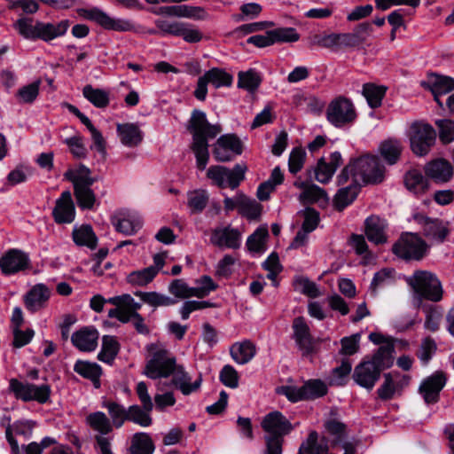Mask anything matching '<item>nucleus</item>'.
I'll use <instances>...</instances> for the list:
<instances>
[{
  "label": "nucleus",
  "mask_w": 454,
  "mask_h": 454,
  "mask_svg": "<svg viewBox=\"0 0 454 454\" xmlns=\"http://www.w3.org/2000/svg\"><path fill=\"white\" fill-rule=\"evenodd\" d=\"M176 18L205 20L208 18V13L203 7L200 6L177 4Z\"/></svg>",
  "instance_id": "6e6d98bb"
},
{
  "label": "nucleus",
  "mask_w": 454,
  "mask_h": 454,
  "mask_svg": "<svg viewBox=\"0 0 454 454\" xmlns=\"http://www.w3.org/2000/svg\"><path fill=\"white\" fill-rule=\"evenodd\" d=\"M365 234L367 239L375 244H381L387 241V237L384 233V224L377 216H371L366 219Z\"/></svg>",
  "instance_id": "f704fd0d"
},
{
  "label": "nucleus",
  "mask_w": 454,
  "mask_h": 454,
  "mask_svg": "<svg viewBox=\"0 0 454 454\" xmlns=\"http://www.w3.org/2000/svg\"><path fill=\"white\" fill-rule=\"evenodd\" d=\"M98 332L93 327H83L73 333L72 343L82 351H93L98 346Z\"/></svg>",
  "instance_id": "a878e982"
},
{
  "label": "nucleus",
  "mask_w": 454,
  "mask_h": 454,
  "mask_svg": "<svg viewBox=\"0 0 454 454\" xmlns=\"http://www.w3.org/2000/svg\"><path fill=\"white\" fill-rule=\"evenodd\" d=\"M9 389L15 397L24 402L36 401L39 403H45L50 400L51 389L50 385H35L28 382H22L17 379H11Z\"/></svg>",
  "instance_id": "ddd939ff"
},
{
  "label": "nucleus",
  "mask_w": 454,
  "mask_h": 454,
  "mask_svg": "<svg viewBox=\"0 0 454 454\" xmlns=\"http://www.w3.org/2000/svg\"><path fill=\"white\" fill-rule=\"evenodd\" d=\"M387 88L377 86L372 83H366L363 87V95L365 97L368 105L372 108L380 106L382 99L386 94Z\"/></svg>",
  "instance_id": "a18cd8bd"
},
{
  "label": "nucleus",
  "mask_w": 454,
  "mask_h": 454,
  "mask_svg": "<svg viewBox=\"0 0 454 454\" xmlns=\"http://www.w3.org/2000/svg\"><path fill=\"white\" fill-rule=\"evenodd\" d=\"M239 212L248 219H256L262 213V205L244 194H239Z\"/></svg>",
  "instance_id": "49530a36"
},
{
  "label": "nucleus",
  "mask_w": 454,
  "mask_h": 454,
  "mask_svg": "<svg viewBox=\"0 0 454 454\" xmlns=\"http://www.w3.org/2000/svg\"><path fill=\"white\" fill-rule=\"evenodd\" d=\"M242 151V142L236 135L224 134L213 145L212 153L216 161L227 162L241 154Z\"/></svg>",
  "instance_id": "dca6fc26"
},
{
  "label": "nucleus",
  "mask_w": 454,
  "mask_h": 454,
  "mask_svg": "<svg viewBox=\"0 0 454 454\" xmlns=\"http://www.w3.org/2000/svg\"><path fill=\"white\" fill-rule=\"evenodd\" d=\"M171 376L170 384L180 390L184 395L198 391L201 386V376L200 375L194 381H192V376L185 371L182 364L176 366Z\"/></svg>",
  "instance_id": "412c9836"
},
{
  "label": "nucleus",
  "mask_w": 454,
  "mask_h": 454,
  "mask_svg": "<svg viewBox=\"0 0 454 454\" xmlns=\"http://www.w3.org/2000/svg\"><path fill=\"white\" fill-rule=\"evenodd\" d=\"M54 221L59 224L71 223L75 218V208L69 191L63 192L52 210Z\"/></svg>",
  "instance_id": "aec40b11"
},
{
  "label": "nucleus",
  "mask_w": 454,
  "mask_h": 454,
  "mask_svg": "<svg viewBox=\"0 0 454 454\" xmlns=\"http://www.w3.org/2000/svg\"><path fill=\"white\" fill-rule=\"evenodd\" d=\"M74 371L80 376L90 380L96 388L100 387L99 378L102 374V370L96 363L78 360L74 365Z\"/></svg>",
  "instance_id": "473e14b6"
},
{
  "label": "nucleus",
  "mask_w": 454,
  "mask_h": 454,
  "mask_svg": "<svg viewBox=\"0 0 454 454\" xmlns=\"http://www.w3.org/2000/svg\"><path fill=\"white\" fill-rule=\"evenodd\" d=\"M261 79L259 74L253 70L240 72L239 74L238 85L240 88L246 89L248 91H254L259 87Z\"/></svg>",
  "instance_id": "052dcab7"
},
{
  "label": "nucleus",
  "mask_w": 454,
  "mask_h": 454,
  "mask_svg": "<svg viewBox=\"0 0 454 454\" xmlns=\"http://www.w3.org/2000/svg\"><path fill=\"white\" fill-rule=\"evenodd\" d=\"M154 445L148 434L137 433L133 435L130 446L131 454H153Z\"/></svg>",
  "instance_id": "79ce46f5"
},
{
  "label": "nucleus",
  "mask_w": 454,
  "mask_h": 454,
  "mask_svg": "<svg viewBox=\"0 0 454 454\" xmlns=\"http://www.w3.org/2000/svg\"><path fill=\"white\" fill-rule=\"evenodd\" d=\"M197 284L198 286L193 287V295L198 298H204L217 288V285L209 276H202L197 280Z\"/></svg>",
  "instance_id": "680f3d73"
},
{
  "label": "nucleus",
  "mask_w": 454,
  "mask_h": 454,
  "mask_svg": "<svg viewBox=\"0 0 454 454\" xmlns=\"http://www.w3.org/2000/svg\"><path fill=\"white\" fill-rule=\"evenodd\" d=\"M176 365V357L168 350L158 348L147 361L144 373L153 380L168 378Z\"/></svg>",
  "instance_id": "f8f14e48"
},
{
  "label": "nucleus",
  "mask_w": 454,
  "mask_h": 454,
  "mask_svg": "<svg viewBox=\"0 0 454 454\" xmlns=\"http://www.w3.org/2000/svg\"><path fill=\"white\" fill-rule=\"evenodd\" d=\"M277 393L285 395L292 403H297L324 396L327 393V387L320 380H309L301 387L281 386L277 388Z\"/></svg>",
  "instance_id": "6e6552de"
},
{
  "label": "nucleus",
  "mask_w": 454,
  "mask_h": 454,
  "mask_svg": "<svg viewBox=\"0 0 454 454\" xmlns=\"http://www.w3.org/2000/svg\"><path fill=\"white\" fill-rule=\"evenodd\" d=\"M393 351L394 348L389 343L380 346L370 360L363 361L355 367L354 381L362 387L372 389L381 372L392 365Z\"/></svg>",
  "instance_id": "f03ea898"
},
{
  "label": "nucleus",
  "mask_w": 454,
  "mask_h": 454,
  "mask_svg": "<svg viewBox=\"0 0 454 454\" xmlns=\"http://www.w3.org/2000/svg\"><path fill=\"white\" fill-rule=\"evenodd\" d=\"M445 373L437 371L422 380L418 392L427 404H434L440 400V393L446 385Z\"/></svg>",
  "instance_id": "f3484780"
},
{
  "label": "nucleus",
  "mask_w": 454,
  "mask_h": 454,
  "mask_svg": "<svg viewBox=\"0 0 454 454\" xmlns=\"http://www.w3.org/2000/svg\"><path fill=\"white\" fill-rule=\"evenodd\" d=\"M29 264L27 254L20 250L12 249L0 259V268L6 275L14 274L25 270Z\"/></svg>",
  "instance_id": "5701e85b"
},
{
  "label": "nucleus",
  "mask_w": 454,
  "mask_h": 454,
  "mask_svg": "<svg viewBox=\"0 0 454 454\" xmlns=\"http://www.w3.org/2000/svg\"><path fill=\"white\" fill-rule=\"evenodd\" d=\"M355 172L353 181L361 183H380L384 178L385 168L376 156L365 155L351 161Z\"/></svg>",
  "instance_id": "39448f33"
},
{
  "label": "nucleus",
  "mask_w": 454,
  "mask_h": 454,
  "mask_svg": "<svg viewBox=\"0 0 454 454\" xmlns=\"http://www.w3.org/2000/svg\"><path fill=\"white\" fill-rule=\"evenodd\" d=\"M406 188L414 194H421L428 188L427 179L417 169L410 170L404 177Z\"/></svg>",
  "instance_id": "c9c22d12"
},
{
  "label": "nucleus",
  "mask_w": 454,
  "mask_h": 454,
  "mask_svg": "<svg viewBox=\"0 0 454 454\" xmlns=\"http://www.w3.org/2000/svg\"><path fill=\"white\" fill-rule=\"evenodd\" d=\"M102 406L107 410L110 415L112 427L120 428L128 420L129 411L123 405L115 402L105 401Z\"/></svg>",
  "instance_id": "4c0bfd02"
},
{
  "label": "nucleus",
  "mask_w": 454,
  "mask_h": 454,
  "mask_svg": "<svg viewBox=\"0 0 454 454\" xmlns=\"http://www.w3.org/2000/svg\"><path fill=\"white\" fill-rule=\"evenodd\" d=\"M360 338L361 335L359 333L342 338L340 340V353L346 356H352L356 353L359 349Z\"/></svg>",
  "instance_id": "774afa93"
},
{
  "label": "nucleus",
  "mask_w": 454,
  "mask_h": 454,
  "mask_svg": "<svg viewBox=\"0 0 454 454\" xmlns=\"http://www.w3.org/2000/svg\"><path fill=\"white\" fill-rule=\"evenodd\" d=\"M273 43H294L300 38L299 34L294 27H279L270 30Z\"/></svg>",
  "instance_id": "bf43d9fd"
},
{
  "label": "nucleus",
  "mask_w": 454,
  "mask_h": 454,
  "mask_svg": "<svg viewBox=\"0 0 454 454\" xmlns=\"http://www.w3.org/2000/svg\"><path fill=\"white\" fill-rule=\"evenodd\" d=\"M72 238L75 245L79 247L95 249L98 245V238L92 227L88 224L74 226L72 231Z\"/></svg>",
  "instance_id": "2f4dec72"
},
{
  "label": "nucleus",
  "mask_w": 454,
  "mask_h": 454,
  "mask_svg": "<svg viewBox=\"0 0 454 454\" xmlns=\"http://www.w3.org/2000/svg\"><path fill=\"white\" fill-rule=\"evenodd\" d=\"M128 411V420H130L141 427H149L153 422L150 416L152 410H146L143 406L140 407L139 405H131L129 407Z\"/></svg>",
  "instance_id": "5fc2aeb1"
},
{
  "label": "nucleus",
  "mask_w": 454,
  "mask_h": 454,
  "mask_svg": "<svg viewBox=\"0 0 454 454\" xmlns=\"http://www.w3.org/2000/svg\"><path fill=\"white\" fill-rule=\"evenodd\" d=\"M305 157L306 153L302 148L296 147L292 150L288 160L289 171L292 174H296L302 168Z\"/></svg>",
  "instance_id": "69168bd1"
},
{
  "label": "nucleus",
  "mask_w": 454,
  "mask_h": 454,
  "mask_svg": "<svg viewBox=\"0 0 454 454\" xmlns=\"http://www.w3.org/2000/svg\"><path fill=\"white\" fill-rule=\"evenodd\" d=\"M411 151L418 156L427 155L434 146L436 133L434 128L423 121H414L409 129Z\"/></svg>",
  "instance_id": "1a4fd4ad"
},
{
  "label": "nucleus",
  "mask_w": 454,
  "mask_h": 454,
  "mask_svg": "<svg viewBox=\"0 0 454 454\" xmlns=\"http://www.w3.org/2000/svg\"><path fill=\"white\" fill-rule=\"evenodd\" d=\"M232 359L239 364L248 363L255 356V346L248 340L234 343L230 349Z\"/></svg>",
  "instance_id": "72a5a7b5"
},
{
  "label": "nucleus",
  "mask_w": 454,
  "mask_h": 454,
  "mask_svg": "<svg viewBox=\"0 0 454 454\" xmlns=\"http://www.w3.org/2000/svg\"><path fill=\"white\" fill-rule=\"evenodd\" d=\"M69 27L67 20H61L58 24L37 22L38 39L45 42L64 35Z\"/></svg>",
  "instance_id": "7c9ffc66"
},
{
  "label": "nucleus",
  "mask_w": 454,
  "mask_h": 454,
  "mask_svg": "<svg viewBox=\"0 0 454 454\" xmlns=\"http://www.w3.org/2000/svg\"><path fill=\"white\" fill-rule=\"evenodd\" d=\"M426 176L437 184L449 182L453 176L452 165L444 159H436L425 166Z\"/></svg>",
  "instance_id": "b1692460"
},
{
  "label": "nucleus",
  "mask_w": 454,
  "mask_h": 454,
  "mask_svg": "<svg viewBox=\"0 0 454 454\" xmlns=\"http://www.w3.org/2000/svg\"><path fill=\"white\" fill-rule=\"evenodd\" d=\"M170 294L177 298H188L193 295V287H189L183 279H175L168 287Z\"/></svg>",
  "instance_id": "338daca9"
},
{
  "label": "nucleus",
  "mask_w": 454,
  "mask_h": 454,
  "mask_svg": "<svg viewBox=\"0 0 454 454\" xmlns=\"http://www.w3.org/2000/svg\"><path fill=\"white\" fill-rule=\"evenodd\" d=\"M82 94L88 101L98 108H105L109 105V92L105 90L86 85L82 90Z\"/></svg>",
  "instance_id": "ea45409f"
},
{
  "label": "nucleus",
  "mask_w": 454,
  "mask_h": 454,
  "mask_svg": "<svg viewBox=\"0 0 454 454\" xmlns=\"http://www.w3.org/2000/svg\"><path fill=\"white\" fill-rule=\"evenodd\" d=\"M121 142L128 147L137 146L143 140V132L135 123L117 124Z\"/></svg>",
  "instance_id": "c85d7f7f"
},
{
  "label": "nucleus",
  "mask_w": 454,
  "mask_h": 454,
  "mask_svg": "<svg viewBox=\"0 0 454 454\" xmlns=\"http://www.w3.org/2000/svg\"><path fill=\"white\" fill-rule=\"evenodd\" d=\"M294 339L303 356L314 350L315 341L310 334V329L302 317L294 318L293 322Z\"/></svg>",
  "instance_id": "6ab92c4d"
},
{
  "label": "nucleus",
  "mask_w": 454,
  "mask_h": 454,
  "mask_svg": "<svg viewBox=\"0 0 454 454\" xmlns=\"http://www.w3.org/2000/svg\"><path fill=\"white\" fill-rule=\"evenodd\" d=\"M300 199L304 203L326 204L328 202L325 191L314 184H311L305 192L301 193Z\"/></svg>",
  "instance_id": "8fccbe9b"
},
{
  "label": "nucleus",
  "mask_w": 454,
  "mask_h": 454,
  "mask_svg": "<svg viewBox=\"0 0 454 454\" xmlns=\"http://www.w3.org/2000/svg\"><path fill=\"white\" fill-rule=\"evenodd\" d=\"M135 295L146 304L153 307H168L176 303V301L167 295L156 292H141L137 291Z\"/></svg>",
  "instance_id": "37998d69"
},
{
  "label": "nucleus",
  "mask_w": 454,
  "mask_h": 454,
  "mask_svg": "<svg viewBox=\"0 0 454 454\" xmlns=\"http://www.w3.org/2000/svg\"><path fill=\"white\" fill-rule=\"evenodd\" d=\"M397 376L398 373L395 372L384 374V382L377 390L380 399L389 400L394 396L396 390V383L395 378Z\"/></svg>",
  "instance_id": "4d7b16f0"
},
{
  "label": "nucleus",
  "mask_w": 454,
  "mask_h": 454,
  "mask_svg": "<svg viewBox=\"0 0 454 454\" xmlns=\"http://www.w3.org/2000/svg\"><path fill=\"white\" fill-rule=\"evenodd\" d=\"M265 432L263 454H282L284 436L293 430L291 422L278 411L265 415L261 423Z\"/></svg>",
  "instance_id": "7ed1b4c3"
},
{
  "label": "nucleus",
  "mask_w": 454,
  "mask_h": 454,
  "mask_svg": "<svg viewBox=\"0 0 454 454\" xmlns=\"http://www.w3.org/2000/svg\"><path fill=\"white\" fill-rule=\"evenodd\" d=\"M51 295L50 289L43 284L32 287L25 297V304L28 310L35 312L43 308Z\"/></svg>",
  "instance_id": "bb28decb"
},
{
  "label": "nucleus",
  "mask_w": 454,
  "mask_h": 454,
  "mask_svg": "<svg viewBox=\"0 0 454 454\" xmlns=\"http://www.w3.org/2000/svg\"><path fill=\"white\" fill-rule=\"evenodd\" d=\"M187 197L188 207L193 214L202 212L208 202V194L205 190H194L189 192Z\"/></svg>",
  "instance_id": "603ef678"
},
{
  "label": "nucleus",
  "mask_w": 454,
  "mask_h": 454,
  "mask_svg": "<svg viewBox=\"0 0 454 454\" xmlns=\"http://www.w3.org/2000/svg\"><path fill=\"white\" fill-rule=\"evenodd\" d=\"M395 270L392 269H383L374 274L371 283V292L376 294L379 288L392 285L395 282Z\"/></svg>",
  "instance_id": "3c124183"
},
{
  "label": "nucleus",
  "mask_w": 454,
  "mask_h": 454,
  "mask_svg": "<svg viewBox=\"0 0 454 454\" xmlns=\"http://www.w3.org/2000/svg\"><path fill=\"white\" fill-rule=\"evenodd\" d=\"M39 82L23 86L17 92V98L20 103L30 104L35 100L39 93Z\"/></svg>",
  "instance_id": "e2e57ef3"
},
{
  "label": "nucleus",
  "mask_w": 454,
  "mask_h": 454,
  "mask_svg": "<svg viewBox=\"0 0 454 454\" xmlns=\"http://www.w3.org/2000/svg\"><path fill=\"white\" fill-rule=\"evenodd\" d=\"M188 129L192 135V150L196 158V166L198 169L205 170L209 160L207 140L219 135L222 127L219 124H210L204 112L194 110L189 121Z\"/></svg>",
  "instance_id": "f257e3e1"
},
{
  "label": "nucleus",
  "mask_w": 454,
  "mask_h": 454,
  "mask_svg": "<svg viewBox=\"0 0 454 454\" xmlns=\"http://www.w3.org/2000/svg\"><path fill=\"white\" fill-rule=\"evenodd\" d=\"M428 249L427 244L415 233H406L401 236L393 246V252L404 260H420Z\"/></svg>",
  "instance_id": "2eb2a0df"
},
{
  "label": "nucleus",
  "mask_w": 454,
  "mask_h": 454,
  "mask_svg": "<svg viewBox=\"0 0 454 454\" xmlns=\"http://www.w3.org/2000/svg\"><path fill=\"white\" fill-rule=\"evenodd\" d=\"M64 176L74 185V193L78 206L83 209H91L97 200L90 186L97 178L90 176V170L84 165L76 169H68Z\"/></svg>",
  "instance_id": "20e7f679"
},
{
  "label": "nucleus",
  "mask_w": 454,
  "mask_h": 454,
  "mask_svg": "<svg viewBox=\"0 0 454 454\" xmlns=\"http://www.w3.org/2000/svg\"><path fill=\"white\" fill-rule=\"evenodd\" d=\"M407 283L421 297L439 301L442 297V288L440 280L430 271L417 270L407 278Z\"/></svg>",
  "instance_id": "423d86ee"
},
{
  "label": "nucleus",
  "mask_w": 454,
  "mask_h": 454,
  "mask_svg": "<svg viewBox=\"0 0 454 454\" xmlns=\"http://www.w3.org/2000/svg\"><path fill=\"white\" fill-rule=\"evenodd\" d=\"M327 121L336 128H341L355 121L356 114L351 100L345 97L333 99L325 112Z\"/></svg>",
  "instance_id": "4468645a"
},
{
  "label": "nucleus",
  "mask_w": 454,
  "mask_h": 454,
  "mask_svg": "<svg viewBox=\"0 0 454 454\" xmlns=\"http://www.w3.org/2000/svg\"><path fill=\"white\" fill-rule=\"evenodd\" d=\"M79 16L95 22L104 29L117 32H129L135 30V26L129 20L111 17L108 13L98 7L80 8L77 10Z\"/></svg>",
  "instance_id": "9d476101"
},
{
  "label": "nucleus",
  "mask_w": 454,
  "mask_h": 454,
  "mask_svg": "<svg viewBox=\"0 0 454 454\" xmlns=\"http://www.w3.org/2000/svg\"><path fill=\"white\" fill-rule=\"evenodd\" d=\"M268 235L269 232L266 226L256 229V231L250 235L247 240V247L248 250L255 253L263 252L265 250V241Z\"/></svg>",
  "instance_id": "de8ad7c7"
},
{
  "label": "nucleus",
  "mask_w": 454,
  "mask_h": 454,
  "mask_svg": "<svg viewBox=\"0 0 454 454\" xmlns=\"http://www.w3.org/2000/svg\"><path fill=\"white\" fill-rule=\"evenodd\" d=\"M120 350V344L114 336L105 335L102 339V348L98 355V360L111 364Z\"/></svg>",
  "instance_id": "e433bc0d"
},
{
  "label": "nucleus",
  "mask_w": 454,
  "mask_h": 454,
  "mask_svg": "<svg viewBox=\"0 0 454 454\" xmlns=\"http://www.w3.org/2000/svg\"><path fill=\"white\" fill-rule=\"evenodd\" d=\"M415 219L422 224L423 234L432 244H442L446 240L450 233L447 222L425 215H415Z\"/></svg>",
  "instance_id": "a211bd4d"
},
{
  "label": "nucleus",
  "mask_w": 454,
  "mask_h": 454,
  "mask_svg": "<svg viewBox=\"0 0 454 454\" xmlns=\"http://www.w3.org/2000/svg\"><path fill=\"white\" fill-rule=\"evenodd\" d=\"M113 224L116 231L126 235L136 233L143 224L141 218L129 212H121L113 219Z\"/></svg>",
  "instance_id": "cd10ccee"
},
{
  "label": "nucleus",
  "mask_w": 454,
  "mask_h": 454,
  "mask_svg": "<svg viewBox=\"0 0 454 454\" xmlns=\"http://www.w3.org/2000/svg\"><path fill=\"white\" fill-rule=\"evenodd\" d=\"M210 242L219 247L237 249L241 244V233L230 226L216 228L212 231Z\"/></svg>",
  "instance_id": "4be33fe9"
},
{
  "label": "nucleus",
  "mask_w": 454,
  "mask_h": 454,
  "mask_svg": "<svg viewBox=\"0 0 454 454\" xmlns=\"http://www.w3.org/2000/svg\"><path fill=\"white\" fill-rule=\"evenodd\" d=\"M204 77L208 83H212L215 88L231 86L232 76L220 68H212L204 74Z\"/></svg>",
  "instance_id": "864d4df0"
},
{
  "label": "nucleus",
  "mask_w": 454,
  "mask_h": 454,
  "mask_svg": "<svg viewBox=\"0 0 454 454\" xmlns=\"http://www.w3.org/2000/svg\"><path fill=\"white\" fill-rule=\"evenodd\" d=\"M439 128V138L443 144H450L454 140V121L451 120H439L436 121Z\"/></svg>",
  "instance_id": "0e129e2a"
},
{
  "label": "nucleus",
  "mask_w": 454,
  "mask_h": 454,
  "mask_svg": "<svg viewBox=\"0 0 454 454\" xmlns=\"http://www.w3.org/2000/svg\"><path fill=\"white\" fill-rule=\"evenodd\" d=\"M108 302L110 304H118L123 306L126 316L129 317V322L130 321V317H133L135 314H139L138 310L142 307V304L136 301L134 298L129 294L111 297L108 299Z\"/></svg>",
  "instance_id": "c03bdc74"
},
{
  "label": "nucleus",
  "mask_w": 454,
  "mask_h": 454,
  "mask_svg": "<svg viewBox=\"0 0 454 454\" xmlns=\"http://www.w3.org/2000/svg\"><path fill=\"white\" fill-rule=\"evenodd\" d=\"M341 163L342 158L339 152H333L331 153L328 163L325 161L324 158L320 159L317 162V168L314 169L315 178L319 183H328Z\"/></svg>",
  "instance_id": "393cba45"
},
{
  "label": "nucleus",
  "mask_w": 454,
  "mask_h": 454,
  "mask_svg": "<svg viewBox=\"0 0 454 454\" xmlns=\"http://www.w3.org/2000/svg\"><path fill=\"white\" fill-rule=\"evenodd\" d=\"M403 147L401 142L396 139H388L382 142L380 145L381 156L389 164L393 165L398 160Z\"/></svg>",
  "instance_id": "58836bf2"
},
{
  "label": "nucleus",
  "mask_w": 454,
  "mask_h": 454,
  "mask_svg": "<svg viewBox=\"0 0 454 454\" xmlns=\"http://www.w3.org/2000/svg\"><path fill=\"white\" fill-rule=\"evenodd\" d=\"M247 169L244 164H236L231 169L222 165H213L207 168V177L219 188L234 190L245 179Z\"/></svg>",
  "instance_id": "0eeeda50"
},
{
  "label": "nucleus",
  "mask_w": 454,
  "mask_h": 454,
  "mask_svg": "<svg viewBox=\"0 0 454 454\" xmlns=\"http://www.w3.org/2000/svg\"><path fill=\"white\" fill-rule=\"evenodd\" d=\"M14 27L18 30L20 35H21L26 39L35 40L38 39V30H37V23L35 25L32 24V20L27 18L19 19L15 24Z\"/></svg>",
  "instance_id": "13d9d810"
},
{
  "label": "nucleus",
  "mask_w": 454,
  "mask_h": 454,
  "mask_svg": "<svg viewBox=\"0 0 454 454\" xmlns=\"http://www.w3.org/2000/svg\"><path fill=\"white\" fill-rule=\"evenodd\" d=\"M156 277V268H145L141 270L130 272L127 277V281L132 286H144L153 281Z\"/></svg>",
  "instance_id": "09e8293b"
},
{
  "label": "nucleus",
  "mask_w": 454,
  "mask_h": 454,
  "mask_svg": "<svg viewBox=\"0 0 454 454\" xmlns=\"http://www.w3.org/2000/svg\"><path fill=\"white\" fill-rule=\"evenodd\" d=\"M428 83L434 100L442 106L440 98L454 90V80L449 76L432 74L428 78Z\"/></svg>",
  "instance_id": "c756f323"
},
{
  "label": "nucleus",
  "mask_w": 454,
  "mask_h": 454,
  "mask_svg": "<svg viewBox=\"0 0 454 454\" xmlns=\"http://www.w3.org/2000/svg\"><path fill=\"white\" fill-rule=\"evenodd\" d=\"M359 186L355 181H351L346 187L340 189L335 195L334 202L339 209H343L356 197Z\"/></svg>",
  "instance_id": "a19ab883"
},
{
  "label": "nucleus",
  "mask_w": 454,
  "mask_h": 454,
  "mask_svg": "<svg viewBox=\"0 0 454 454\" xmlns=\"http://www.w3.org/2000/svg\"><path fill=\"white\" fill-rule=\"evenodd\" d=\"M85 423L98 433L95 441L98 454H113L111 438L106 436L113 430L111 420L106 414L103 411L91 412L86 416Z\"/></svg>",
  "instance_id": "9b49d317"
}]
</instances>
